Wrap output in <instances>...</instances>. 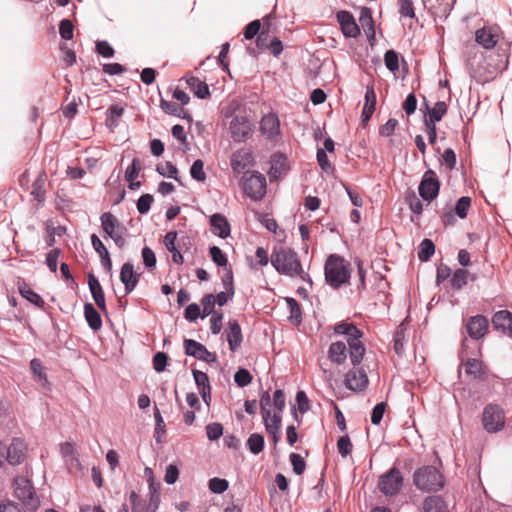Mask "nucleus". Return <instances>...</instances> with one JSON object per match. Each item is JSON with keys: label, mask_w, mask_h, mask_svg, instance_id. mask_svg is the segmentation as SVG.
<instances>
[{"label": "nucleus", "mask_w": 512, "mask_h": 512, "mask_svg": "<svg viewBox=\"0 0 512 512\" xmlns=\"http://www.w3.org/2000/svg\"><path fill=\"white\" fill-rule=\"evenodd\" d=\"M363 337L364 332L362 330L346 341L348 356L353 368L344 374L343 385L355 394L364 392L370 384L365 366L362 365L367 351L366 345L362 340Z\"/></svg>", "instance_id": "1"}, {"label": "nucleus", "mask_w": 512, "mask_h": 512, "mask_svg": "<svg viewBox=\"0 0 512 512\" xmlns=\"http://www.w3.org/2000/svg\"><path fill=\"white\" fill-rule=\"evenodd\" d=\"M352 265L342 255L331 253L324 263L325 284L333 290L351 285Z\"/></svg>", "instance_id": "2"}, {"label": "nucleus", "mask_w": 512, "mask_h": 512, "mask_svg": "<svg viewBox=\"0 0 512 512\" xmlns=\"http://www.w3.org/2000/svg\"><path fill=\"white\" fill-rule=\"evenodd\" d=\"M270 263L278 274L284 276L297 274L296 269L301 267L298 253L290 247L274 246Z\"/></svg>", "instance_id": "3"}, {"label": "nucleus", "mask_w": 512, "mask_h": 512, "mask_svg": "<svg viewBox=\"0 0 512 512\" xmlns=\"http://www.w3.org/2000/svg\"><path fill=\"white\" fill-rule=\"evenodd\" d=\"M239 186L254 202L262 201L267 193L266 177L257 170L244 172L239 180Z\"/></svg>", "instance_id": "4"}, {"label": "nucleus", "mask_w": 512, "mask_h": 512, "mask_svg": "<svg viewBox=\"0 0 512 512\" xmlns=\"http://www.w3.org/2000/svg\"><path fill=\"white\" fill-rule=\"evenodd\" d=\"M259 404L261 416L272 415L275 411L284 413L286 408V393L282 388H276L273 395H270V389L264 390L261 380H259Z\"/></svg>", "instance_id": "5"}, {"label": "nucleus", "mask_w": 512, "mask_h": 512, "mask_svg": "<svg viewBox=\"0 0 512 512\" xmlns=\"http://www.w3.org/2000/svg\"><path fill=\"white\" fill-rule=\"evenodd\" d=\"M14 496L30 511H36L40 500L31 479L28 476H16L13 479Z\"/></svg>", "instance_id": "6"}, {"label": "nucleus", "mask_w": 512, "mask_h": 512, "mask_svg": "<svg viewBox=\"0 0 512 512\" xmlns=\"http://www.w3.org/2000/svg\"><path fill=\"white\" fill-rule=\"evenodd\" d=\"M413 481L415 486L424 492H435L444 486L443 476L432 466H425L416 470Z\"/></svg>", "instance_id": "7"}, {"label": "nucleus", "mask_w": 512, "mask_h": 512, "mask_svg": "<svg viewBox=\"0 0 512 512\" xmlns=\"http://www.w3.org/2000/svg\"><path fill=\"white\" fill-rule=\"evenodd\" d=\"M442 187V182L437 173L428 168L420 179L418 185V195L426 203V206H430L439 196Z\"/></svg>", "instance_id": "8"}, {"label": "nucleus", "mask_w": 512, "mask_h": 512, "mask_svg": "<svg viewBox=\"0 0 512 512\" xmlns=\"http://www.w3.org/2000/svg\"><path fill=\"white\" fill-rule=\"evenodd\" d=\"M481 424L489 434L500 432L505 426L504 410L496 403H488L483 408Z\"/></svg>", "instance_id": "9"}, {"label": "nucleus", "mask_w": 512, "mask_h": 512, "mask_svg": "<svg viewBox=\"0 0 512 512\" xmlns=\"http://www.w3.org/2000/svg\"><path fill=\"white\" fill-rule=\"evenodd\" d=\"M229 133L235 143H245L256 131L255 123L248 115L238 114L229 123Z\"/></svg>", "instance_id": "10"}, {"label": "nucleus", "mask_w": 512, "mask_h": 512, "mask_svg": "<svg viewBox=\"0 0 512 512\" xmlns=\"http://www.w3.org/2000/svg\"><path fill=\"white\" fill-rule=\"evenodd\" d=\"M184 354L188 357L195 358L198 361L213 365L218 362V356L215 352H211L207 347L192 338H184L183 340Z\"/></svg>", "instance_id": "11"}, {"label": "nucleus", "mask_w": 512, "mask_h": 512, "mask_svg": "<svg viewBox=\"0 0 512 512\" xmlns=\"http://www.w3.org/2000/svg\"><path fill=\"white\" fill-rule=\"evenodd\" d=\"M464 327L471 340L480 341L489 331V319L484 314L472 315L466 320Z\"/></svg>", "instance_id": "12"}, {"label": "nucleus", "mask_w": 512, "mask_h": 512, "mask_svg": "<svg viewBox=\"0 0 512 512\" xmlns=\"http://www.w3.org/2000/svg\"><path fill=\"white\" fill-rule=\"evenodd\" d=\"M336 20L340 30L346 39L358 38L361 35V28L358 25L352 12L340 9L336 12Z\"/></svg>", "instance_id": "13"}, {"label": "nucleus", "mask_w": 512, "mask_h": 512, "mask_svg": "<svg viewBox=\"0 0 512 512\" xmlns=\"http://www.w3.org/2000/svg\"><path fill=\"white\" fill-rule=\"evenodd\" d=\"M290 170L291 166L285 153L281 151H275L271 154L268 170V175L271 182L277 179L282 180Z\"/></svg>", "instance_id": "14"}, {"label": "nucleus", "mask_w": 512, "mask_h": 512, "mask_svg": "<svg viewBox=\"0 0 512 512\" xmlns=\"http://www.w3.org/2000/svg\"><path fill=\"white\" fill-rule=\"evenodd\" d=\"M403 485V477L396 468L390 469L379 478L378 487L386 496L396 495Z\"/></svg>", "instance_id": "15"}, {"label": "nucleus", "mask_w": 512, "mask_h": 512, "mask_svg": "<svg viewBox=\"0 0 512 512\" xmlns=\"http://www.w3.org/2000/svg\"><path fill=\"white\" fill-rule=\"evenodd\" d=\"M259 132L268 140H276L281 135V122L274 111L262 116L259 121Z\"/></svg>", "instance_id": "16"}, {"label": "nucleus", "mask_w": 512, "mask_h": 512, "mask_svg": "<svg viewBox=\"0 0 512 512\" xmlns=\"http://www.w3.org/2000/svg\"><path fill=\"white\" fill-rule=\"evenodd\" d=\"M282 418L283 413L275 411L272 415L262 417V422L268 438L272 442V448H277V445L282 437Z\"/></svg>", "instance_id": "17"}, {"label": "nucleus", "mask_w": 512, "mask_h": 512, "mask_svg": "<svg viewBox=\"0 0 512 512\" xmlns=\"http://www.w3.org/2000/svg\"><path fill=\"white\" fill-rule=\"evenodd\" d=\"M87 283L94 303L97 305L99 310L104 314V316L109 318L110 314L107 309L103 287L98 277L94 274L93 271H89L87 273Z\"/></svg>", "instance_id": "18"}, {"label": "nucleus", "mask_w": 512, "mask_h": 512, "mask_svg": "<svg viewBox=\"0 0 512 512\" xmlns=\"http://www.w3.org/2000/svg\"><path fill=\"white\" fill-rule=\"evenodd\" d=\"M360 14H359V22L361 27L364 30V33L366 35L367 41L372 49L375 48L377 45V39H376V25L373 19L374 11L371 7L368 6H361L359 8Z\"/></svg>", "instance_id": "19"}, {"label": "nucleus", "mask_w": 512, "mask_h": 512, "mask_svg": "<svg viewBox=\"0 0 512 512\" xmlns=\"http://www.w3.org/2000/svg\"><path fill=\"white\" fill-rule=\"evenodd\" d=\"M101 235L104 239H108L113 235L126 231V227L122 222L110 211L103 212L100 215Z\"/></svg>", "instance_id": "20"}, {"label": "nucleus", "mask_w": 512, "mask_h": 512, "mask_svg": "<svg viewBox=\"0 0 512 512\" xmlns=\"http://www.w3.org/2000/svg\"><path fill=\"white\" fill-rule=\"evenodd\" d=\"M208 223L211 232L221 238L227 239L231 236V224L228 218L221 212H215L208 216Z\"/></svg>", "instance_id": "21"}, {"label": "nucleus", "mask_w": 512, "mask_h": 512, "mask_svg": "<svg viewBox=\"0 0 512 512\" xmlns=\"http://www.w3.org/2000/svg\"><path fill=\"white\" fill-rule=\"evenodd\" d=\"M404 203L408 206L411 212L410 221L412 223L419 222L425 207H427L426 203L417 196L416 192L412 188H407L404 192Z\"/></svg>", "instance_id": "22"}, {"label": "nucleus", "mask_w": 512, "mask_h": 512, "mask_svg": "<svg viewBox=\"0 0 512 512\" xmlns=\"http://www.w3.org/2000/svg\"><path fill=\"white\" fill-rule=\"evenodd\" d=\"M226 340L230 352H236L243 343V333L236 318H230L226 325Z\"/></svg>", "instance_id": "23"}, {"label": "nucleus", "mask_w": 512, "mask_h": 512, "mask_svg": "<svg viewBox=\"0 0 512 512\" xmlns=\"http://www.w3.org/2000/svg\"><path fill=\"white\" fill-rule=\"evenodd\" d=\"M492 327L504 335L512 338V312L501 309L494 312L491 318Z\"/></svg>", "instance_id": "24"}, {"label": "nucleus", "mask_w": 512, "mask_h": 512, "mask_svg": "<svg viewBox=\"0 0 512 512\" xmlns=\"http://www.w3.org/2000/svg\"><path fill=\"white\" fill-rule=\"evenodd\" d=\"M185 81L187 88L193 94V96L200 100H206L211 98V91L209 85L201 81L199 77L193 75H185L180 78V81Z\"/></svg>", "instance_id": "25"}, {"label": "nucleus", "mask_w": 512, "mask_h": 512, "mask_svg": "<svg viewBox=\"0 0 512 512\" xmlns=\"http://www.w3.org/2000/svg\"><path fill=\"white\" fill-rule=\"evenodd\" d=\"M221 284L223 286V290L218 292L215 295V304L219 307L226 306L229 302H231L235 296L236 288H235V280L234 277L221 276Z\"/></svg>", "instance_id": "26"}, {"label": "nucleus", "mask_w": 512, "mask_h": 512, "mask_svg": "<svg viewBox=\"0 0 512 512\" xmlns=\"http://www.w3.org/2000/svg\"><path fill=\"white\" fill-rule=\"evenodd\" d=\"M208 253L215 266L223 269L221 276H226L227 273L228 276L231 275V277H234L233 268L229 263L226 252H224L219 246L213 244L208 247Z\"/></svg>", "instance_id": "27"}, {"label": "nucleus", "mask_w": 512, "mask_h": 512, "mask_svg": "<svg viewBox=\"0 0 512 512\" xmlns=\"http://www.w3.org/2000/svg\"><path fill=\"white\" fill-rule=\"evenodd\" d=\"M178 236L179 232L177 230H169L164 236L163 244L172 254V261L177 265H182L184 263V256L180 246L177 245Z\"/></svg>", "instance_id": "28"}, {"label": "nucleus", "mask_w": 512, "mask_h": 512, "mask_svg": "<svg viewBox=\"0 0 512 512\" xmlns=\"http://www.w3.org/2000/svg\"><path fill=\"white\" fill-rule=\"evenodd\" d=\"M17 288L20 296L28 301L30 304L35 306L36 308L44 310L45 301L43 297L35 292L31 286L23 279L19 278L17 281Z\"/></svg>", "instance_id": "29"}, {"label": "nucleus", "mask_w": 512, "mask_h": 512, "mask_svg": "<svg viewBox=\"0 0 512 512\" xmlns=\"http://www.w3.org/2000/svg\"><path fill=\"white\" fill-rule=\"evenodd\" d=\"M465 366V374L474 380L483 382L488 375V367L479 358H469L463 364Z\"/></svg>", "instance_id": "30"}, {"label": "nucleus", "mask_w": 512, "mask_h": 512, "mask_svg": "<svg viewBox=\"0 0 512 512\" xmlns=\"http://www.w3.org/2000/svg\"><path fill=\"white\" fill-rule=\"evenodd\" d=\"M126 106V103L122 104L120 102H116L108 106V108L106 109L105 125L110 132H114L115 129L119 126L120 119L124 115Z\"/></svg>", "instance_id": "31"}, {"label": "nucleus", "mask_w": 512, "mask_h": 512, "mask_svg": "<svg viewBox=\"0 0 512 512\" xmlns=\"http://www.w3.org/2000/svg\"><path fill=\"white\" fill-rule=\"evenodd\" d=\"M348 357V349L346 342L337 340L330 343L327 350V358L336 365H343L346 363Z\"/></svg>", "instance_id": "32"}, {"label": "nucleus", "mask_w": 512, "mask_h": 512, "mask_svg": "<svg viewBox=\"0 0 512 512\" xmlns=\"http://www.w3.org/2000/svg\"><path fill=\"white\" fill-rule=\"evenodd\" d=\"M384 64L387 70L393 74H396L400 69V62L402 63L404 72L408 71V65L401 53L395 49H388L384 53Z\"/></svg>", "instance_id": "33"}, {"label": "nucleus", "mask_w": 512, "mask_h": 512, "mask_svg": "<svg viewBox=\"0 0 512 512\" xmlns=\"http://www.w3.org/2000/svg\"><path fill=\"white\" fill-rule=\"evenodd\" d=\"M84 318L87 322L88 327L95 333L101 330L103 326V320L100 311L95 306L86 301L83 306Z\"/></svg>", "instance_id": "34"}, {"label": "nucleus", "mask_w": 512, "mask_h": 512, "mask_svg": "<svg viewBox=\"0 0 512 512\" xmlns=\"http://www.w3.org/2000/svg\"><path fill=\"white\" fill-rule=\"evenodd\" d=\"M33 379L43 388L50 389L51 383L48 380L46 367L39 358H33L29 363Z\"/></svg>", "instance_id": "35"}, {"label": "nucleus", "mask_w": 512, "mask_h": 512, "mask_svg": "<svg viewBox=\"0 0 512 512\" xmlns=\"http://www.w3.org/2000/svg\"><path fill=\"white\" fill-rule=\"evenodd\" d=\"M283 299L286 302L287 309L289 311L287 321L295 327L301 326L303 322V311L301 305L294 297L286 296Z\"/></svg>", "instance_id": "36"}, {"label": "nucleus", "mask_w": 512, "mask_h": 512, "mask_svg": "<svg viewBox=\"0 0 512 512\" xmlns=\"http://www.w3.org/2000/svg\"><path fill=\"white\" fill-rule=\"evenodd\" d=\"M45 236L44 241L46 243V247L53 248L56 244V237H62L67 234V227L65 225L54 226L51 221L45 222Z\"/></svg>", "instance_id": "37"}, {"label": "nucleus", "mask_w": 512, "mask_h": 512, "mask_svg": "<svg viewBox=\"0 0 512 512\" xmlns=\"http://www.w3.org/2000/svg\"><path fill=\"white\" fill-rule=\"evenodd\" d=\"M360 331L362 330L358 328L354 322L349 320L339 321L333 326L334 335L343 336L346 341L350 340L354 337V334H358Z\"/></svg>", "instance_id": "38"}, {"label": "nucleus", "mask_w": 512, "mask_h": 512, "mask_svg": "<svg viewBox=\"0 0 512 512\" xmlns=\"http://www.w3.org/2000/svg\"><path fill=\"white\" fill-rule=\"evenodd\" d=\"M481 350L482 344H479L478 346H472L469 340L464 337L461 340L458 357L462 364H464L469 358H479L481 356Z\"/></svg>", "instance_id": "39"}, {"label": "nucleus", "mask_w": 512, "mask_h": 512, "mask_svg": "<svg viewBox=\"0 0 512 512\" xmlns=\"http://www.w3.org/2000/svg\"><path fill=\"white\" fill-rule=\"evenodd\" d=\"M475 41L485 50H491L497 44L495 35L485 27L479 28L475 31Z\"/></svg>", "instance_id": "40"}, {"label": "nucleus", "mask_w": 512, "mask_h": 512, "mask_svg": "<svg viewBox=\"0 0 512 512\" xmlns=\"http://www.w3.org/2000/svg\"><path fill=\"white\" fill-rule=\"evenodd\" d=\"M436 246L430 238H423L418 245L417 256L421 263H427L434 256Z\"/></svg>", "instance_id": "41"}, {"label": "nucleus", "mask_w": 512, "mask_h": 512, "mask_svg": "<svg viewBox=\"0 0 512 512\" xmlns=\"http://www.w3.org/2000/svg\"><path fill=\"white\" fill-rule=\"evenodd\" d=\"M468 275H470V272L467 269L457 268L452 271L449 280L450 288L454 291L463 289L468 283Z\"/></svg>", "instance_id": "42"}, {"label": "nucleus", "mask_w": 512, "mask_h": 512, "mask_svg": "<svg viewBox=\"0 0 512 512\" xmlns=\"http://www.w3.org/2000/svg\"><path fill=\"white\" fill-rule=\"evenodd\" d=\"M119 278L121 282L139 283L141 273L135 271L133 262L128 260L122 264Z\"/></svg>", "instance_id": "43"}, {"label": "nucleus", "mask_w": 512, "mask_h": 512, "mask_svg": "<svg viewBox=\"0 0 512 512\" xmlns=\"http://www.w3.org/2000/svg\"><path fill=\"white\" fill-rule=\"evenodd\" d=\"M424 512H448V504L440 496H431L425 499Z\"/></svg>", "instance_id": "44"}, {"label": "nucleus", "mask_w": 512, "mask_h": 512, "mask_svg": "<svg viewBox=\"0 0 512 512\" xmlns=\"http://www.w3.org/2000/svg\"><path fill=\"white\" fill-rule=\"evenodd\" d=\"M229 51H230V43L228 41L222 43L220 45L219 53H218V55L216 57V63H217V66L226 75H228L232 79L233 77H232V74H231V71H230V68H229V62L226 59L227 55L229 54Z\"/></svg>", "instance_id": "45"}, {"label": "nucleus", "mask_w": 512, "mask_h": 512, "mask_svg": "<svg viewBox=\"0 0 512 512\" xmlns=\"http://www.w3.org/2000/svg\"><path fill=\"white\" fill-rule=\"evenodd\" d=\"M191 373L193 376L194 383L198 389V393L206 390H212V385L209 376L207 375L206 372L198 370L197 368L193 367L191 369Z\"/></svg>", "instance_id": "46"}, {"label": "nucleus", "mask_w": 512, "mask_h": 512, "mask_svg": "<svg viewBox=\"0 0 512 512\" xmlns=\"http://www.w3.org/2000/svg\"><path fill=\"white\" fill-rule=\"evenodd\" d=\"M215 294L213 293H205L200 299V308L202 312V319L212 315L215 312H218V309L215 308Z\"/></svg>", "instance_id": "47"}, {"label": "nucleus", "mask_w": 512, "mask_h": 512, "mask_svg": "<svg viewBox=\"0 0 512 512\" xmlns=\"http://www.w3.org/2000/svg\"><path fill=\"white\" fill-rule=\"evenodd\" d=\"M439 163L448 171H453L457 166V154L451 147L444 149L443 153L439 158Z\"/></svg>", "instance_id": "48"}, {"label": "nucleus", "mask_w": 512, "mask_h": 512, "mask_svg": "<svg viewBox=\"0 0 512 512\" xmlns=\"http://www.w3.org/2000/svg\"><path fill=\"white\" fill-rule=\"evenodd\" d=\"M171 358L163 351H157L152 357V366L157 373H163L170 366Z\"/></svg>", "instance_id": "49"}, {"label": "nucleus", "mask_w": 512, "mask_h": 512, "mask_svg": "<svg viewBox=\"0 0 512 512\" xmlns=\"http://www.w3.org/2000/svg\"><path fill=\"white\" fill-rule=\"evenodd\" d=\"M234 383L239 388H245L249 386L253 381V376L247 368L239 366L234 373Z\"/></svg>", "instance_id": "50"}, {"label": "nucleus", "mask_w": 512, "mask_h": 512, "mask_svg": "<svg viewBox=\"0 0 512 512\" xmlns=\"http://www.w3.org/2000/svg\"><path fill=\"white\" fill-rule=\"evenodd\" d=\"M255 219L270 233H276L279 225L275 218L270 217L266 212L254 211Z\"/></svg>", "instance_id": "51"}, {"label": "nucleus", "mask_w": 512, "mask_h": 512, "mask_svg": "<svg viewBox=\"0 0 512 512\" xmlns=\"http://www.w3.org/2000/svg\"><path fill=\"white\" fill-rule=\"evenodd\" d=\"M183 317L187 322L196 324L198 319H202L200 305L196 302L187 304L183 311Z\"/></svg>", "instance_id": "52"}, {"label": "nucleus", "mask_w": 512, "mask_h": 512, "mask_svg": "<svg viewBox=\"0 0 512 512\" xmlns=\"http://www.w3.org/2000/svg\"><path fill=\"white\" fill-rule=\"evenodd\" d=\"M189 174L193 180L204 183L207 179V175L204 170V161L200 158L195 159L190 166Z\"/></svg>", "instance_id": "53"}, {"label": "nucleus", "mask_w": 512, "mask_h": 512, "mask_svg": "<svg viewBox=\"0 0 512 512\" xmlns=\"http://www.w3.org/2000/svg\"><path fill=\"white\" fill-rule=\"evenodd\" d=\"M141 257H142V264L144 265L145 269L147 271H152L156 269L157 266V257L154 250L144 245V247L141 250Z\"/></svg>", "instance_id": "54"}, {"label": "nucleus", "mask_w": 512, "mask_h": 512, "mask_svg": "<svg viewBox=\"0 0 512 512\" xmlns=\"http://www.w3.org/2000/svg\"><path fill=\"white\" fill-rule=\"evenodd\" d=\"M448 105L443 100H438L434 103V106L428 113H425V117L440 122L447 114Z\"/></svg>", "instance_id": "55"}, {"label": "nucleus", "mask_w": 512, "mask_h": 512, "mask_svg": "<svg viewBox=\"0 0 512 512\" xmlns=\"http://www.w3.org/2000/svg\"><path fill=\"white\" fill-rule=\"evenodd\" d=\"M471 203L472 200L469 196H461L456 200L455 208L453 210L459 219L463 220L467 218L471 208Z\"/></svg>", "instance_id": "56"}, {"label": "nucleus", "mask_w": 512, "mask_h": 512, "mask_svg": "<svg viewBox=\"0 0 512 512\" xmlns=\"http://www.w3.org/2000/svg\"><path fill=\"white\" fill-rule=\"evenodd\" d=\"M206 436L210 442H216L224 436V426L220 422H210L205 426Z\"/></svg>", "instance_id": "57"}, {"label": "nucleus", "mask_w": 512, "mask_h": 512, "mask_svg": "<svg viewBox=\"0 0 512 512\" xmlns=\"http://www.w3.org/2000/svg\"><path fill=\"white\" fill-rule=\"evenodd\" d=\"M63 251L59 247H53L46 254L45 265L48 267L51 273L56 274L58 271V259L62 255Z\"/></svg>", "instance_id": "58"}, {"label": "nucleus", "mask_w": 512, "mask_h": 512, "mask_svg": "<svg viewBox=\"0 0 512 512\" xmlns=\"http://www.w3.org/2000/svg\"><path fill=\"white\" fill-rule=\"evenodd\" d=\"M154 196L150 193H143L136 200V208L140 215H146L150 212L151 207L154 203Z\"/></svg>", "instance_id": "59"}, {"label": "nucleus", "mask_w": 512, "mask_h": 512, "mask_svg": "<svg viewBox=\"0 0 512 512\" xmlns=\"http://www.w3.org/2000/svg\"><path fill=\"white\" fill-rule=\"evenodd\" d=\"M353 262L357 268L358 284L356 286V289L359 292H361V291L365 290L367 287V283H366L367 270H366V268L364 266V262L361 258L355 257Z\"/></svg>", "instance_id": "60"}, {"label": "nucleus", "mask_w": 512, "mask_h": 512, "mask_svg": "<svg viewBox=\"0 0 512 512\" xmlns=\"http://www.w3.org/2000/svg\"><path fill=\"white\" fill-rule=\"evenodd\" d=\"M95 52L98 56H101L104 59H111L115 55L114 47L107 40H96Z\"/></svg>", "instance_id": "61"}, {"label": "nucleus", "mask_w": 512, "mask_h": 512, "mask_svg": "<svg viewBox=\"0 0 512 512\" xmlns=\"http://www.w3.org/2000/svg\"><path fill=\"white\" fill-rule=\"evenodd\" d=\"M59 35L62 40L69 41L74 37V25L69 18H63L58 24Z\"/></svg>", "instance_id": "62"}, {"label": "nucleus", "mask_w": 512, "mask_h": 512, "mask_svg": "<svg viewBox=\"0 0 512 512\" xmlns=\"http://www.w3.org/2000/svg\"><path fill=\"white\" fill-rule=\"evenodd\" d=\"M393 350L394 353L398 356H401L404 351V343H405V331L403 329V325H399L396 331L393 334Z\"/></svg>", "instance_id": "63"}, {"label": "nucleus", "mask_w": 512, "mask_h": 512, "mask_svg": "<svg viewBox=\"0 0 512 512\" xmlns=\"http://www.w3.org/2000/svg\"><path fill=\"white\" fill-rule=\"evenodd\" d=\"M301 415H304L311 409L310 400L303 389H298L295 394V403Z\"/></svg>", "instance_id": "64"}]
</instances>
